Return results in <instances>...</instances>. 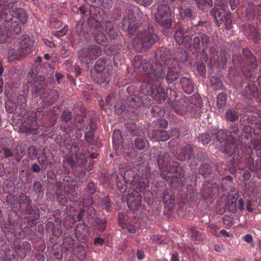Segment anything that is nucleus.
Returning <instances> with one entry per match:
<instances>
[{"instance_id":"aec40b11","label":"nucleus","mask_w":261,"mask_h":261,"mask_svg":"<svg viewBox=\"0 0 261 261\" xmlns=\"http://www.w3.org/2000/svg\"><path fill=\"white\" fill-rule=\"evenodd\" d=\"M194 156V146L187 144L183 146L175 155V159L180 161L190 160Z\"/></svg>"},{"instance_id":"052dcab7","label":"nucleus","mask_w":261,"mask_h":261,"mask_svg":"<svg viewBox=\"0 0 261 261\" xmlns=\"http://www.w3.org/2000/svg\"><path fill=\"white\" fill-rule=\"evenodd\" d=\"M151 113L154 117H161L164 115L165 110L161 107L153 106L151 108Z\"/></svg>"},{"instance_id":"423d86ee","label":"nucleus","mask_w":261,"mask_h":261,"mask_svg":"<svg viewBox=\"0 0 261 261\" xmlns=\"http://www.w3.org/2000/svg\"><path fill=\"white\" fill-rule=\"evenodd\" d=\"M18 0H0V21L3 19L7 20L10 22V24L7 25L9 29H10L11 32L13 34H19L22 30V24L20 22L17 21H12V17L8 18L11 16L9 15L11 9L13 7V4L17 3Z\"/></svg>"},{"instance_id":"a211bd4d","label":"nucleus","mask_w":261,"mask_h":261,"mask_svg":"<svg viewBox=\"0 0 261 261\" xmlns=\"http://www.w3.org/2000/svg\"><path fill=\"white\" fill-rule=\"evenodd\" d=\"M147 134L151 140L157 142L166 141L170 138L169 132L163 129H148Z\"/></svg>"},{"instance_id":"39448f33","label":"nucleus","mask_w":261,"mask_h":261,"mask_svg":"<svg viewBox=\"0 0 261 261\" xmlns=\"http://www.w3.org/2000/svg\"><path fill=\"white\" fill-rule=\"evenodd\" d=\"M243 55H234L232 57V62L234 66L242 71H250L251 69H255L258 64L255 57L251 50L248 48L242 50Z\"/></svg>"},{"instance_id":"5fc2aeb1","label":"nucleus","mask_w":261,"mask_h":261,"mask_svg":"<svg viewBox=\"0 0 261 261\" xmlns=\"http://www.w3.org/2000/svg\"><path fill=\"white\" fill-rule=\"evenodd\" d=\"M212 136L214 138H216L217 140L220 142L221 143L226 139V141H227V137L228 136L227 133H226V130L220 129L218 130L217 133H212Z\"/></svg>"},{"instance_id":"f257e3e1","label":"nucleus","mask_w":261,"mask_h":261,"mask_svg":"<svg viewBox=\"0 0 261 261\" xmlns=\"http://www.w3.org/2000/svg\"><path fill=\"white\" fill-rule=\"evenodd\" d=\"M122 29L127 31L129 37L136 36L133 39L134 46L139 50L150 48L153 44L159 40V37L155 33L152 24L149 23L146 28L139 30L138 22L134 17V14L130 12L123 18Z\"/></svg>"},{"instance_id":"1a4fd4ad","label":"nucleus","mask_w":261,"mask_h":261,"mask_svg":"<svg viewBox=\"0 0 261 261\" xmlns=\"http://www.w3.org/2000/svg\"><path fill=\"white\" fill-rule=\"evenodd\" d=\"M33 45L34 43L31 40L30 36L24 34L20 38L18 43L10 49L8 55L11 59L19 60L31 52Z\"/></svg>"},{"instance_id":"412c9836","label":"nucleus","mask_w":261,"mask_h":261,"mask_svg":"<svg viewBox=\"0 0 261 261\" xmlns=\"http://www.w3.org/2000/svg\"><path fill=\"white\" fill-rule=\"evenodd\" d=\"M202 197L204 200H213L219 194V186L217 183L207 186L201 191Z\"/></svg>"},{"instance_id":"8fccbe9b","label":"nucleus","mask_w":261,"mask_h":261,"mask_svg":"<svg viewBox=\"0 0 261 261\" xmlns=\"http://www.w3.org/2000/svg\"><path fill=\"white\" fill-rule=\"evenodd\" d=\"M118 223L121 227L125 228L130 223V218L124 213H119L118 214Z\"/></svg>"},{"instance_id":"0eeeda50","label":"nucleus","mask_w":261,"mask_h":261,"mask_svg":"<svg viewBox=\"0 0 261 261\" xmlns=\"http://www.w3.org/2000/svg\"><path fill=\"white\" fill-rule=\"evenodd\" d=\"M150 171L146 169L140 178L136 177L135 172L133 170H127L124 172L123 178L127 185H132L138 189L140 192H143L149 187V179L150 178Z\"/></svg>"},{"instance_id":"7ed1b4c3","label":"nucleus","mask_w":261,"mask_h":261,"mask_svg":"<svg viewBox=\"0 0 261 261\" xmlns=\"http://www.w3.org/2000/svg\"><path fill=\"white\" fill-rule=\"evenodd\" d=\"M154 58L156 62L151 64H150L149 60L144 59L148 61V68L152 65H160L164 71V67L168 69L166 79L168 83L172 84L177 80L181 68L178 61L171 57V51L169 49L164 47L158 48L154 53Z\"/></svg>"},{"instance_id":"f3484780","label":"nucleus","mask_w":261,"mask_h":261,"mask_svg":"<svg viewBox=\"0 0 261 261\" xmlns=\"http://www.w3.org/2000/svg\"><path fill=\"white\" fill-rule=\"evenodd\" d=\"M14 246L16 253L21 259H24L31 250V245L28 241L16 240L14 242Z\"/></svg>"},{"instance_id":"58836bf2","label":"nucleus","mask_w":261,"mask_h":261,"mask_svg":"<svg viewBox=\"0 0 261 261\" xmlns=\"http://www.w3.org/2000/svg\"><path fill=\"white\" fill-rule=\"evenodd\" d=\"M188 233L193 241L200 242L203 239L202 234L196 227L192 226L188 228Z\"/></svg>"},{"instance_id":"2eb2a0df","label":"nucleus","mask_w":261,"mask_h":261,"mask_svg":"<svg viewBox=\"0 0 261 261\" xmlns=\"http://www.w3.org/2000/svg\"><path fill=\"white\" fill-rule=\"evenodd\" d=\"M24 214L28 215L25 217L28 224L32 227H34L37 224V221L40 219V211L37 206L32 205L28 208H24Z\"/></svg>"},{"instance_id":"680f3d73","label":"nucleus","mask_w":261,"mask_h":261,"mask_svg":"<svg viewBox=\"0 0 261 261\" xmlns=\"http://www.w3.org/2000/svg\"><path fill=\"white\" fill-rule=\"evenodd\" d=\"M198 8L200 10H203L205 7H212L213 5V0H195Z\"/></svg>"},{"instance_id":"72a5a7b5","label":"nucleus","mask_w":261,"mask_h":261,"mask_svg":"<svg viewBox=\"0 0 261 261\" xmlns=\"http://www.w3.org/2000/svg\"><path fill=\"white\" fill-rule=\"evenodd\" d=\"M27 106L26 97L23 94H19L17 97V108L19 109V114L21 116H25L27 113Z\"/></svg>"},{"instance_id":"a878e982","label":"nucleus","mask_w":261,"mask_h":261,"mask_svg":"<svg viewBox=\"0 0 261 261\" xmlns=\"http://www.w3.org/2000/svg\"><path fill=\"white\" fill-rule=\"evenodd\" d=\"M10 22L5 20L0 26V43L4 44L10 40L12 37V33L10 29H9L7 25H9Z\"/></svg>"},{"instance_id":"393cba45","label":"nucleus","mask_w":261,"mask_h":261,"mask_svg":"<svg viewBox=\"0 0 261 261\" xmlns=\"http://www.w3.org/2000/svg\"><path fill=\"white\" fill-rule=\"evenodd\" d=\"M75 234L77 240L81 242H85L88 239V229L85 223H79L75 226Z\"/></svg>"},{"instance_id":"338daca9","label":"nucleus","mask_w":261,"mask_h":261,"mask_svg":"<svg viewBox=\"0 0 261 261\" xmlns=\"http://www.w3.org/2000/svg\"><path fill=\"white\" fill-rule=\"evenodd\" d=\"M32 189L34 192L35 195L39 196L43 192V186L42 184L38 181H34Z\"/></svg>"},{"instance_id":"5701e85b","label":"nucleus","mask_w":261,"mask_h":261,"mask_svg":"<svg viewBox=\"0 0 261 261\" xmlns=\"http://www.w3.org/2000/svg\"><path fill=\"white\" fill-rule=\"evenodd\" d=\"M169 103L173 110L177 114L182 115L187 110L188 104L185 98H179L177 100H172V98H169Z\"/></svg>"},{"instance_id":"69168bd1","label":"nucleus","mask_w":261,"mask_h":261,"mask_svg":"<svg viewBox=\"0 0 261 261\" xmlns=\"http://www.w3.org/2000/svg\"><path fill=\"white\" fill-rule=\"evenodd\" d=\"M227 102V96L225 94L221 93L217 97V105L219 109L223 108Z\"/></svg>"},{"instance_id":"a18cd8bd","label":"nucleus","mask_w":261,"mask_h":261,"mask_svg":"<svg viewBox=\"0 0 261 261\" xmlns=\"http://www.w3.org/2000/svg\"><path fill=\"white\" fill-rule=\"evenodd\" d=\"M198 173L204 178L208 177L212 173V169L207 163H203L200 165L198 169Z\"/></svg>"},{"instance_id":"4be33fe9","label":"nucleus","mask_w":261,"mask_h":261,"mask_svg":"<svg viewBox=\"0 0 261 261\" xmlns=\"http://www.w3.org/2000/svg\"><path fill=\"white\" fill-rule=\"evenodd\" d=\"M243 96L248 99L261 101V93L253 85L245 86L243 92Z\"/></svg>"},{"instance_id":"de8ad7c7","label":"nucleus","mask_w":261,"mask_h":261,"mask_svg":"<svg viewBox=\"0 0 261 261\" xmlns=\"http://www.w3.org/2000/svg\"><path fill=\"white\" fill-rule=\"evenodd\" d=\"M212 134V133L201 134L197 138V140L198 142L201 143L202 144L207 145L214 138Z\"/></svg>"},{"instance_id":"bb28decb","label":"nucleus","mask_w":261,"mask_h":261,"mask_svg":"<svg viewBox=\"0 0 261 261\" xmlns=\"http://www.w3.org/2000/svg\"><path fill=\"white\" fill-rule=\"evenodd\" d=\"M171 15L170 7L166 3H162L158 7L157 12L154 15L155 20L160 21L161 19Z\"/></svg>"},{"instance_id":"f704fd0d","label":"nucleus","mask_w":261,"mask_h":261,"mask_svg":"<svg viewBox=\"0 0 261 261\" xmlns=\"http://www.w3.org/2000/svg\"><path fill=\"white\" fill-rule=\"evenodd\" d=\"M34 119H41V116L37 115L34 111H30L28 112L27 117L24 119V122L31 124L32 126H35V129H37L38 124Z\"/></svg>"},{"instance_id":"9b49d317","label":"nucleus","mask_w":261,"mask_h":261,"mask_svg":"<svg viewBox=\"0 0 261 261\" xmlns=\"http://www.w3.org/2000/svg\"><path fill=\"white\" fill-rule=\"evenodd\" d=\"M101 54V49L99 46L91 45L79 50L78 57L81 63L88 65L99 57Z\"/></svg>"},{"instance_id":"6e6552de","label":"nucleus","mask_w":261,"mask_h":261,"mask_svg":"<svg viewBox=\"0 0 261 261\" xmlns=\"http://www.w3.org/2000/svg\"><path fill=\"white\" fill-rule=\"evenodd\" d=\"M227 5L215 4L210 14L217 27H219L224 24L225 29L230 30L232 28L231 14L227 11Z\"/></svg>"},{"instance_id":"c85d7f7f","label":"nucleus","mask_w":261,"mask_h":261,"mask_svg":"<svg viewBox=\"0 0 261 261\" xmlns=\"http://www.w3.org/2000/svg\"><path fill=\"white\" fill-rule=\"evenodd\" d=\"M126 131L133 136H140L144 134L142 127L134 122H129L125 124Z\"/></svg>"},{"instance_id":"ddd939ff","label":"nucleus","mask_w":261,"mask_h":261,"mask_svg":"<svg viewBox=\"0 0 261 261\" xmlns=\"http://www.w3.org/2000/svg\"><path fill=\"white\" fill-rule=\"evenodd\" d=\"M126 102L129 108L137 110L142 107L149 106L151 105V99L146 96L130 95L127 97Z\"/></svg>"},{"instance_id":"3c124183","label":"nucleus","mask_w":261,"mask_h":261,"mask_svg":"<svg viewBox=\"0 0 261 261\" xmlns=\"http://www.w3.org/2000/svg\"><path fill=\"white\" fill-rule=\"evenodd\" d=\"M260 35L255 27H251L250 32L248 35L249 39L252 40L254 42H257L260 40Z\"/></svg>"},{"instance_id":"20e7f679","label":"nucleus","mask_w":261,"mask_h":261,"mask_svg":"<svg viewBox=\"0 0 261 261\" xmlns=\"http://www.w3.org/2000/svg\"><path fill=\"white\" fill-rule=\"evenodd\" d=\"M157 148H152L150 151V159L157 158V163L159 168L162 171L161 176L165 180L168 179L171 176H176L177 178L184 177L185 171L182 168L177 166L175 168L171 165L170 155L167 152H161Z\"/></svg>"},{"instance_id":"c9c22d12","label":"nucleus","mask_w":261,"mask_h":261,"mask_svg":"<svg viewBox=\"0 0 261 261\" xmlns=\"http://www.w3.org/2000/svg\"><path fill=\"white\" fill-rule=\"evenodd\" d=\"M135 147L140 150L149 148L150 145L149 142L143 138L137 137L134 141Z\"/></svg>"},{"instance_id":"dca6fc26","label":"nucleus","mask_w":261,"mask_h":261,"mask_svg":"<svg viewBox=\"0 0 261 261\" xmlns=\"http://www.w3.org/2000/svg\"><path fill=\"white\" fill-rule=\"evenodd\" d=\"M127 206L132 211H138L142 204V196L136 190L130 192L128 196L127 200Z\"/></svg>"},{"instance_id":"473e14b6","label":"nucleus","mask_w":261,"mask_h":261,"mask_svg":"<svg viewBox=\"0 0 261 261\" xmlns=\"http://www.w3.org/2000/svg\"><path fill=\"white\" fill-rule=\"evenodd\" d=\"M12 17L16 18L21 24L26 23L28 20L25 11L20 8L13 10Z\"/></svg>"},{"instance_id":"c756f323","label":"nucleus","mask_w":261,"mask_h":261,"mask_svg":"<svg viewBox=\"0 0 261 261\" xmlns=\"http://www.w3.org/2000/svg\"><path fill=\"white\" fill-rule=\"evenodd\" d=\"M154 100L161 103L164 101L166 99V94L161 86V81H157L156 85L155 86V91L151 95Z\"/></svg>"},{"instance_id":"a19ab883","label":"nucleus","mask_w":261,"mask_h":261,"mask_svg":"<svg viewBox=\"0 0 261 261\" xmlns=\"http://www.w3.org/2000/svg\"><path fill=\"white\" fill-rule=\"evenodd\" d=\"M179 12L181 18H192L194 15L192 10L189 6H180Z\"/></svg>"},{"instance_id":"4d7b16f0","label":"nucleus","mask_w":261,"mask_h":261,"mask_svg":"<svg viewBox=\"0 0 261 261\" xmlns=\"http://www.w3.org/2000/svg\"><path fill=\"white\" fill-rule=\"evenodd\" d=\"M225 118L228 121L231 122L236 121L239 119L238 112L232 109L228 110L226 112Z\"/></svg>"},{"instance_id":"e2e57ef3","label":"nucleus","mask_w":261,"mask_h":261,"mask_svg":"<svg viewBox=\"0 0 261 261\" xmlns=\"http://www.w3.org/2000/svg\"><path fill=\"white\" fill-rule=\"evenodd\" d=\"M232 178L230 175H227L222 178V182L221 183V188L224 191H227V187L231 186L232 184Z\"/></svg>"},{"instance_id":"6ab92c4d","label":"nucleus","mask_w":261,"mask_h":261,"mask_svg":"<svg viewBox=\"0 0 261 261\" xmlns=\"http://www.w3.org/2000/svg\"><path fill=\"white\" fill-rule=\"evenodd\" d=\"M174 39L179 45H187L192 40L191 37L187 34V29L184 27H179V24L175 32Z\"/></svg>"},{"instance_id":"e433bc0d","label":"nucleus","mask_w":261,"mask_h":261,"mask_svg":"<svg viewBox=\"0 0 261 261\" xmlns=\"http://www.w3.org/2000/svg\"><path fill=\"white\" fill-rule=\"evenodd\" d=\"M106 224L107 221L105 219L98 217L90 225L92 226L94 230L103 232L106 230Z\"/></svg>"},{"instance_id":"7c9ffc66","label":"nucleus","mask_w":261,"mask_h":261,"mask_svg":"<svg viewBox=\"0 0 261 261\" xmlns=\"http://www.w3.org/2000/svg\"><path fill=\"white\" fill-rule=\"evenodd\" d=\"M227 133V140L233 141V142L237 141L240 142V138L241 135V133L239 129L238 125L232 124L229 127V132L226 130Z\"/></svg>"},{"instance_id":"774afa93","label":"nucleus","mask_w":261,"mask_h":261,"mask_svg":"<svg viewBox=\"0 0 261 261\" xmlns=\"http://www.w3.org/2000/svg\"><path fill=\"white\" fill-rule=\"evenodd\" d=\"M115 112L118 115H121L126 110V106L121 101L116 102L114 106Z\"/></svg>"},{"instance_id":"6e6d98bb","label":"nucleus","mask_w":261,"mask_h":261,"mask_svg":"<svg viewBox=\"0 0 261 261\" xmlns=\"http://www.w3.org/2000/svg\"><path fill=\"white\" fill-rule=\"evenodd\" d=\"M255 11L254 5L253 3H249L246 11V15L248 20H252L255 19Z\"/></svg>"},{"instance_id":"0e129e2a","label":"nucleus","mask_w":261,"mask_h":261,"mask_svg":"<svg viewBox=\"0 0 261 261\" xmlns=\"http://www.w3.org/2000/svg\"><path fill=\"white\" fill-rule=\"evenodd\" d=\"M88 127H86L84 129L85 140L88 144L92 143L95 138L94 131L88 130Z\"/></svg>"},{"instance_id":"37998d69","label":"nucleus","mask_w":261,"mask_h":261,"mask_svg":"<svg viewBox=\"0 0 261 261\" xmlns=\"http://www.w3.org/2000/svg\"><path fill=\"white\" fill-rule=\"evenodd\" d=\"M174 19V16L171 15L166 17L164 18L161 19L160 21H158V20H155L163 28L170 29L172 27Z\"/></svg>"},{"instance_id":"9d476101","label":"nucleus","mask_w":261,"mask_h":261,"mask_svg":"<svg viewBox=\"0 0 261 261\" xmlns=\"http://www.w3.org/2000/svg\"><path fill=\"white\" fill-rule=\"evenodd\" d=\"M212 36L210 33H200L192 41V46L198 53L207 55V50L212 43Z\"/></svg>"},{"instance_id":"bf43d9fd","label":"nucleus","mask_w":261,"mask_h":261,"mask_svg":"<svg viewBox=\"0 0 261 261\" xmlns=\"http://www.w3.org/2000/svg\"><path fill=\"white\" fill-rule=\"evenodd\" d=\"M210 83L213 88L216 90L220 89L222 87V83L218 76H212Z\"/></svg>"},{"instance_id":"c03bdc74","label":"nucleus","mask_w":261,"mask_h":261,"mask_svg":"<svg viewBox=\"0 0 261 261\" xmlns=\"http://www.w3.org/2000/svg\"><path fill=\"white\" fill-rule=\"evenodd\" d=\"M56 195L57 200L60 205L65 206L67 204L68 200L66 197V195H67L66 190H64L62 191V190H58L56 191Z\"/></svg>"},{"instance_id":"f03ea898","label":"nucleus","mask_w":261,"mask_h":261,"mask_svg":"<svg viewBox=\"0 0 261 261\" xmlns=\"http://www.w3.org/2000/svg\"><path fill=\"white\" fill-rule=\"evenodd\" d=\"M148 61L141 56H135L133 59L134 71L136 73L144 72L145 74L143 81L140 86V91L144 96H151L155 91V86L157 81L163 80L166 72L159 65H152L148 68Z\"/></svg>"},{"instance_id":"603ef678","label":"nucleus","mask_w":261,"mask_h":261,"mask_svg":"<svg viewBox=\"0 0 261 261\" xmlns=\"http://www.w3.org/2000/svg\"><path fill=\"white\" fill-rule=\"evenodd\" d=\"M176 59H175L177 60V59H178L179 60H180L182 62H184L187 61L188 59V53L182 47H178L177 49V50L176 51Z\"/></svg>"},{"instance_id":"f8f14e48","label":"nucleus","mask_w":261,"mask_h":261,"mask_svg":"<svg viewBox=\"0 0 261 261\" xmlns=\"http://www.w3.org/2000/svg\"><path fill=\"white\" fill-rule=\"evenodd\" d=\"M240 146V142L227 140L224 144L221 146L220 149L223 153L232 156L234 161H238L242 155Z\"/></svg>"},{"instance_id":"79ce46f5","label":"nucleus","mask_w":261,"mask_h":261,"mask_svg":"<svg viewBox=\"0 0 261 261\" xmlns=\"http://www.w3.org/2000/svg\"><path fill=\"white\" fill-rule=\"evenodd\" d=\"M163 200L165 204L173 206L175 203L174 196L170 194V190L164 189L163 192Z\"/></svg>"},{"instance_id":"864d4df0","label":"nucleus","mask_w":261,"mask_h":261,"mask_svg":"<svg viewBox=\"0 0 261 261\" xmlns=\"http://www.w3.org/2000/svg\"><path fill=\"white\" fill-rule=\"evenodd\" d=\"M21 205H24V208H28L29 206H32V200L30 198L29 196H27L23 193H21L19 195V198H18Z\"/></svg>"},{"instance_id":"49530a36","label":"nucleus","mask_w":261,"mask_h":261,"mask_svg":"<svg viewBox=\"0 0 261 261\" xmlns=\"http://www.w3.org/2000/svg\"><path fill=\"white\" fill-rule=\"evenodd\" d=\"M95 77V82L100 85H101L102 84H108L109 83L108 77L106 72H96Z\"/></svg>"},{"instance_id":"ea45409f","label":"nucleus","mask_w":261,"mask_h":261,"mask_svg":"<svg viewBox=\"0 0 261 261\" xmlns=\"http://www.w3.org/2000/svg\"><path fill=\"white\" fill-rule=\"evenodd\" d=\"M59 98V94L57 90H50L47 95L44 98V102L49 106L57 101Z\"/></svg>"},{"instance_id":"13d9d810","label":"nucleus","mask_w":261,"mask_h":261,"mask_svg":"<svg viewBox=\"0 0 261 261\" xmlns=\"http://www.w3.org/2000/svg\"><path fill=\"white\" fill-rule=\"evenodd\" d=\"M246 166L252 172H256L257 168L254 165V159L250 155H247L245 157Z\"/></svg>"},{"instance_id":"b1692460","label":"nucleus","mask_w":261,"mask_h":261,"mask_svg":"<svg viewBox=\"0 0 261 261\" xmlns=\"http://www.w3.org/2000/svg\"><path fill=\"white\" fill-rule=\"evenodd\" d=\"M46 85L44 76L39 75L37 77L32 89V93L35 97L42 95L45 93Z\"/></svg>"},{"instance_id":"4468645a","label":"nucleus","mask_w":261,"mask_h":261,"mask_svg":"<svg viewBox=\"0 0 261 261\" xmlns=\"http://www.w3.org/2000/svg\"><path fill=\"white\" fill-rule=\"evenodd\" d=\"M64 190H66L68 198L70 200H73L77 197V193L75 189L77 188L76 181L72 177L66 175L62 179Z\"/></svg>"},{"instance_id":"cd10ccee","label":"nucleus","mask_w":261,"mask_h":261,"mask_svg":"<svg viewBox=\"0 0 261 261\" xmlns=\"http://www.w3.org/2000/svg\"><path fill=\"white\" fill-rule=\"evenodd\" d=\"M179 84L185 93L191 94L194 92V85L191 78L185 76L179 77Z\"/></svg>"},{"instance_id":"4c0bfd02","label":"nucleus","mask_w":261,"mask_h":261,"mask_svg":"<svg viewBox=\"0 0 261 261\" xmlns=\"http://www.w3.org/2000/svg\"><path fill=\"white\" fill-rule=\"evenodd\" d=\"M86 214L84 218L85 221L89 225L93 223L96 219L98 217L96 216V210L93 207H90L87 209H85Z\"/></svg>"},{"instance_id":"2f4dec72","label":"nucleus","mask_w":261,"mask_h":261,"mask_svg":"<svg viewBox=\"0 0 261 261\" xmlns=\"http://www.w3.org/2000/svg\"><path fill=\"white\" fill-rule=\"evenodd\" d=\"M94 28L95 29V31H97L100 32V34H97V35L95 36L96 42L98 43L104 45L107 42V39L105 36H103V33L102 32L104 31L103 26L101 25L99 21L94 20Z\"/></svg>"},{"instance_id":"09e8293b","label":"nucleus","mask_w":261,"mask_h":261,"mask_svg":"<svg viewBox=\"0 0 261 261\" xmlns=\"http://www.w3.org/2000/svg\"><path fill=\"white\" fill-rule=\"evenodd\" d=\"M207 25L206 21H199L197 24L193 25L191 28L196 33L199 35L200 33H203L202 32L207 29Z\"/></svg>"}]
</instances>
